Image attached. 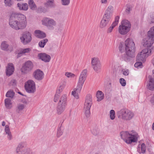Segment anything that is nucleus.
I'll use <instances>...</instances> for the list:
<instances>
[{
	"label": "nucleus",
	"mask_w": 154,
	"mask_h": 154,
	"mask_svg": "<svg viewBox=\"0 0 154 154\" xmlns=\"http://www.w3.org/2000/svg\"><path fill=\"white\" fill-rule=\"evenodd\" d=\"M9 23L10 26L14 29H24L27 24L26 17L22 14L13 12L10 16Z\"/></svg>",
	"instance_id": "nucleus-1"
},
{
	"label": "nucleus",
	"mask_w": 154,
	"mask_h": 154,
	"mask_svg": "<svg viewBox=\"0 0 154 154\" xmlns=\"http://www.w3.org/2000/svg\"><path fill=\"white\" fill-rule=\"evenodd\" d=\"M119 48L121 52H122L125 51L128 55L131 57H135V45L132 39L127 38L125 44L123 42L120 43Z\"/></svg>",
	"instance_id": "nucleus-2"
},
{
	"label": "nucleus",
	"mask_w": 154,
	"mask_h": 154,
	"mask_svg": "<svg viewBox=\"0 0 154 154\" xmlns=\"http://www.w3.org/2000/svg\"><path fill=\"white\" fill-rule=\"evenodd\" d=\"M118 117L125 121H129L133 119L135 116L134 113L128 109L122 108L117 112Z\"/></svg>",
	"instance_id": "nucleus-3"
},
{
	"label": "nucleus",
	"mask_w": 154,
	"mask_h": 154,
	"mask_svg": "<svg viewBox=\"0 0 154 154\" xmlns=\"http://www.w3.org/2000/svg\"><path fill=\"white\" fill-rule=\"evenodd\" d=\"M120 134L122 138L128 144L137 142L139 137L138 134L136 133L130 134L128 131H122Z\"/></svg>",
	"instance_id": "nucleus-4"
},
{
	"label": "nucleus",
	"mask_w": 154,
	"mask_h": 154,
	"mask_svg": "<svg viewBox=\"0 0 154 154\" xmlns=\"http://www.w3.org/2000/svg\"><path fill=\"white\" fill-rule=\"evenodd\" d=\"M27 145L25 142H20L18 145L16 149L17 154H35L29 148H26L23 149Z\"/></svg>",
	"instance_id": "nucleus-5"
},
{
	"label": "nucleus",
	"mask_w": 154,
	"mask_h": 154,
	"mask_svg": "<svg viewBox=\"0 0 154 154\" xmlns=\"http://www.w3.org/2000/svg\"><path fill=\"white\" fill-rule=\"evenodd\" d=\"M152 50L150 49L146 48L138 54L137 56V60L139 61L145 62L146 58L150 55Z\"/></svg>",
	"instance_id": "nucleus-6"
},
{
	"label": "nucleus",
	"mask_w": 154,
	"mask_h": 154,
	"mask_svg": "<svg viewBox=\"0 0 154 154\" xmlns=\"http://www.w3.org/2000/svg\"><path fill=\"white\" fill-rule=\"evenodd\" d=\"M43 25L50 30H53L56 25V22L54 19L49 17H45L42 20Z\"/></svg>",
	"instance_id": "nucleus-7"
},
{
	"label": "nucleus",
	"mask_w": 154,
	"mask_h": 154,
	"mask_svg": "<svg viewBox=\"0 0 154 154\" xmlns=\"http://www.w3.org/2000/svg\"><path fill=\"white\" fill-rule=\"evenodd\" d=\"M24 87L26 91L29 93H33L35 91V85L33 81L29 80L25 83Z\"/></svg>",
	"instance_id": "nucleus-8"
},
{
	"label": "nucleus",
	"mask_w": 154,
	"mask_h": 154,
	"mask_svg": "<svg viewBox=\"0 0 154 154\" xmlns=\"http://www.w3.org/2000/svg\"><path fill=\"white\" fill-rule=\"evenodd\" d=\"M91 64L92 66L96 72H100L101 69V64L99 58L97 57H94L91 59Z\"/></svg>",
	"instance_id": "nucleus-9"
},
{
	"label": "nucleus",
	"mask_w": 154,
	"mask_h": 154,
	"mask_svg": "<svg viewBox=\"0 0 154 154\" xmlns=\"http://www.w3.org/2000/svg\"><path fill=\"white\" fill-rule=\"evenodd\" d=\"M33 64L30 61H28L25 63L21 69V72L24 74L30 72L32 69Z\"/></svg>",
	"instance_id": "nucleus-10"
},
{
	"label": "nucleus",
	"mask_w": 154,
	"mask_h": 154,
	"mask_svg": "<svg viewBox=\"0 0 154 154\" xmlns=\"http://www.w3.org/2000/svg\"><path fill=\"white\" fill-rule=\"evenodd\" d=\"M154 42V38L150 36L149 37L148 35L147 38L143 40L142 44L145 47L150 49L153 51V48L151 47V46Z\"/></svg>",
	"instance_id": "nucleus-11"
},
{
	"label": "nucleus",
	"mask_w": 154,
	"mask_h": 154,
	"mask_svg": "<svg viewBox=\"0 0 154 154\" xmlns=\"http://www.w3.org/2000/svg\"><path fill=\"white\" fill-rule=\"evenodd\" d=\"M31 34L28 32L23 34L22 36L20 37L21 42L24 44L26 45L30 42L32 40Z\"/></svg>",
	"instance_id": "nucleus-12"
},
{
	"label": "nucleus",
	"mask_w": 154,
	"mask_h": 154,
	"mask_svg": "<svg viewBox=\"0 0 154 154\" xmlns=\"http://www.w3.org/2000/svg\"><path fill=\"white\" fill-rule=\"evenodd\" d=\"M1 49L5 51H8L10 52L13 50V48L10 45L8 42L5 41L2 42L1 45Z\"/></svg>",
	"instance_id": "nucleus-13"
},
{
	"label": "nucleus",
	"mask_w": 154,
	"mask_h": 154,
	"mask_svg": "<svg viewBox=\"0 0 154 154\" xmlns=\"http://www.w3.org/2000/svg\"><path fill=\"white\" fill-rule=\"evenodd\" d=\"M38 59L41 60L45 63L50 62L51 57L50 55L45 53H40L38 54Z\"/></svg>",
	"instance_id": "nucleus-14"
},
{
	"label": "nucleus",
	"mask_w": 154,
	"mask_h": 154,
	"mask_svg": "<svg viewBox=\"0 0 154 154\" xmlns=\"http://www.w3.org/2000/svg\"><path fill=\"white\" fill-rule=\"evenodd\" d=\"M34 77L36 80H41L44 78V74L43 72L39 69L35 71L33 73Z\"/></svg>",
	"instance_id": "nucleus-15"
},
{
	"label": "nucleus",
	"mask_w": 154,
	"mask_h": 154,
	"mask_svg": "<svg viewBox=\"0 0 154 154\" xmlns=\"http://www.w3.org/2000/svg\"><path fill=\"white\" fill-rule=\"evenodd\" d=\"M92 104V97L91 95H88L86 98L84 109L90 108Z\"/></svg>",
	"instance_id": "nucleus-16"
},
{
	"label": "nucleus",
	"mask_w": 154,
	"mask_h": 154,
	"mask_svg": "<svg viewBox=\"0 0 154 154\" xmlns=\"http://www.w3.org/2000/svg\"><path fill=\"white\" fill-rule=\"evenodd\" d=\"M119 18V17L118 16L115 17V21L112 23L111 26L107 30V33H110L112 32L114 28L118 24Z\"/></svg>",
	"instance_id": "nucleus-17"
},
{
	"label": "nucleus",
	"mask_w": 154,
	"mask_h": 154,
	"mask_svg": "<svg viewBox=\"0 0 154 154\" xmlns=\"http://www.w3.org/2000/svg\"><path fill=\"white\" fill-rule=\"evenodd\" d=\"M14 67L12 63L8 64L6 69V74L7 75L10 76L11 75L14 71Z\"/></svg>",
	"instance_id": "nucleus-18"
},
{
	"label": "nucleus",
	"mask_w": 154,
	"mask_h": 154,
	"mask_svg": "<svg viewBox=\"0 0 154 154\" xmlns=\"http://www.w3.org/2000/svg\"><path fill=\"white\" fill-rule=\"evenodd\" d=\"M66 104L58 103L57 107V112L58 114H61L64 110Z\"/></svg>",
	"instance_id": "nucleus-19"
},
{
	"label": "nucleus",
	"mask_w": 154,
	"mask_h": 154,
	"mask_svg": "<svg viewBox=\"0 0 154 154\" xmlns=\"http://www.w3.org/2000/svg\"><path fill=\"white\" fill-rule=\"evenodd\" d=\"M149 82L148 83L147 87V88L151 91L154 90V79L152 76L149 75L148 76Z\"/></svg>",
	"instance_id": "nucleus-20"
},
{
	"label": "nucleus",
	"mask_w": 154,
	"mask_h": 154,
	"mask_svg": "<svg viewBox=\"0 0 154 154\" xmlns=\"http://www.w3.org/2000/svg\"><path fill=\"white\" fill-rule=\"evenodd\" d=\"M17 5L19 9L20 10L27 11L28 8V5L26 3H18Z\"/></svg>",
	"instance_id": "nucleus-21"
},
{
	"label": "nucleus",
	"mask_w": 154,
	"mask_h": 154,
	"mask_svg": "<svg viewBox=\"0 0 154 154\" xmlns=\"http://www.w3.org/2000/svg\"><path fill=\"white\" fill-rule=\"evenodd\" d=\"M130 30L121 25H120L119 27V32L122 35H124L126 34Z\"/></svg>",
	"instance_id": "nucleus-22"
},
{
	"label": "nucleus",
	"mask_w": 154,
	"mask_h": 154,
	"mask_svg": "<svg viewBox=\"0 0 154 154\" xmlns=\"http://www.w3.org/2000/svg\"><path fill=\"white\" fill-rule=\"evenodd\" d=\"M35 33L36 36L39 38H42L46 36V35L45 33L39 30H35Z\"/></svg>",
	"instance_id": "nucleus-23"
},
{
	"label": "nucleus",
	"mask_w": 154,
	"mask_h": 154,
	"mask_svg": "<svg viewBox=\"0 0 154 154\" xmlns=\"http://www.w3.org/2000/svg\"><path fill=\"white\" fill-rule=\"evenodd\" d=\"M137 151L139 153H144L146 151V145L143 143L141 145H139L137 148Z\"/></svg>",
	"instance_id": "nucleus-24"
},
{
	"label": "nucleus",
	"mask_w": 154,
	"mask_h": 154,
	"mask_svg": "<svg viewBox=\"0 0 154 154\" xmlns=\"http://www.w3.org/2000/svg\"><path fill=\"white\" fill-rule=\"evenodd\" d=\"M121 25L125 27L128 29L129 30H130L131 27V24L130 22L127 20H124L122 21Z\"/></svg>",
	"instance_id": "nucleus-25"
},
{
	"label": "nucleus",
	"mask_w": 154,
	"mask_h": 154,
	"mask_svg": "<svg viewBox=\"0 0 154 154\" xmlns=\"http://www.w3.org/2000/svg\"><path fill=\"white\" fill-rule=\"evenodd\" d=\"M87 70L85 69L83 70L80 74L79 80L85 82L87 76Z\"/></svg>",
	"instance_id": "nucleus-26"
},
{
	"label": "nucleus",
	"mask_w": 154,
	"mask_h": 154,
	"mask_svg": "<svg viewBox=\"0 0 154 154\" xmlns=\"http://www.w3.org/2000/svg\"><path fill=\"white\" fill-rule=\"evenodd\" d=\"M67 96L66 94H63L60 97L58 103L66 105Z\"/></svg>",
	"instance_id": "nucleus-27"
},
{
	"label": "nucleus",
	"mask_w": 154,
	"mask_h": 154,
	"mask_svg": "<svg viewBox=\"0 0 154 154\" xmlns=\"http://www.w3.org/2000/svg\"><path fill=\"white\" fill-rule=\"evenodd\" d=\"M31 51V49L30 48L21 49L18 54V57H20L22 55L29 53Z\"/></svg>",
	"instance_id": "nucleus-28"
},
{
	"label": "nucleus",
	"mask_w": 154,
	"mask_h": 154,
	"mask_svg": "<svg viewBox=\"0 0 154 154\" xmlns=\"http://www.w3.org/2000/svg\"><path fill=\"white\" fill-rule=\"evenodd\" d=\"M96 96L97 99V101H101L103 99L104 97V94L101 91H98L97 92Z\"/></svg>",
	"instance_id": "nucleus-29"
},
{
	"label": "nucleus",
	"mask_w": 154,
	"mask_h": 154,
	"mask_svg": "<svg viewBox=\"0 0 154 154\" xmlns=\"http://www.w3.org/2000/svg\"><path fill=\"white\" fill-rule=\"evenodd\" d=\"M85 82L79 80L76 88L75 89L78 92H80Z\"/></svg>",
	"instance_id": "nucleus-30"
},
{
	"label": "nucleus",
	"mask_w": 154,
	"mask_h": 154,
	"mask_svg": "<svg viewBox=\"0 0 154 154\" xmlns=\"http://www.w3.org/2000/svg\"><path fill=\"white\" fill-rule=\"evenodd\" d=\"M109 23L106 21L102 18L100 23L99 27L101 29L104 28Z\"/></svg>",
	"instance_id": "nucleus-31"
},
{
	"label": "nucleus",
	"mask_w": 154,
	"mask_h": 154,
	"mask_svg": "<svg viewBox=\"0 0 154 154\" xmlns=\"http://www.w3.org/2000/svg\"><path fill=\"white\" fill-rule=\"evenodd\" d=\"M113 10V6L111 5H109L107 7L104 12L112 15Z\"/></svg>",
	"instance_id": "nucleus-32"
},
{
	"label": "nucleus",
	"mask_w": 154,
	"mask_h": 154,
	"mask_svg": "<svg viewBox=\"0 0 154 154\" xmlns=\"http://www.w3.org/2000/svg\"><path fill=\"white\" fill-rule=\"evenodd\" d=\"M64 131V128L62 126H61L57 129V137H60L63 135Z\"/></svg>",
	"instance_id": "nucleus-33"
},
{
	"label": "nucleus",
	"mask_w": 154,
	"mask_h": 154,
	"mask_svg": "<svg viewBox=\"0 0 154 154\" xmlns=\"http://www.w3.org/2000/svg\"><path fill=\"white\" fill-rule=\"evenodd\" d=\"M28 4L30 9L32 10H35L36 9V6L33 0H29Z\"/></svg>",
	"instance_id": "nucleus-34"
},
{
	"label": "nucleus",
	"mask_w": 154,
	"mask_h": 154,
	"mask_svg": "<svg viewBox=\"0 0 154 154\" xmlns=\"http://www.w3.org/2000/svg\"><path fill=\"white\" fill-rule=\"evenodd\" d=\"M11 100L9 98H6L5 100V102L6 107L8 109L11 107Z\"/></svg>",
	"instance_id": "nucleus-35"
},
{
	"label": "nucleus",
	"mask_w": 154,
	"mask_h": 154,
	"mask_svg": "<svg viewBox=\"0 0 154 154\" xmlns=\"http://www.w3.org/2000/svg\"><path fill=\"white\" fill-rule=\"evenodd\" d=\"M48 42V39H44L39 42L38 43L39 46L41 48H43Z\"/></svg>",
	"instance_id": "nucleus-36"
},
{
	"label": "nucleus",
	"mask_w": 154,
	"mask_h": 154,
	"mask_svg": "<svg viewBox=\"0 0 154 154\" xmlns=\"http://www.w3.org/2000/svg\"><path fill=\"white\" fill-rule=\"evenodd\" d=\"M54 0H48L46 3V5L48 7L51 8H53L55 7L54 3Z\"/></svg>",
	"instance_id": "nucleus-37"
},
{
	"label": "nucleus",
	"mask_w": 154,
	"mask_h": 154,
	"mask_svg": "<svg viewBox=\"0 0 154 154\" xmlns=\"http://www.w3.org/2000/svg\"><path fill=\"white\" fill-rule=\"evenodd\" d=\"M133 6L131 5H126V8L125 9V12L126 14H128L131 13V11L132 10Z\"/></svg>",
	"instance_id": "nucleus-38"
},
{
	"label": "nucleus",
	"mask_w": 154,
	"mask_h": 154,
	"mask_svg": "<svg viewBox=\"0 0 154 154\" xmlns=\"http://www.w3.org/2000/svg\"><path fill=\"white\" fill-rule=\"evenodd\" d=\"M15 93L13 90H10L8 91L7 93L6 96L7 97H9L11 98H13L14 95Z\"/></svg>",
	"instance_id": "nucleus-39"
},
{
	"label": "nucleus",
	"mask_w": 154,
	"mask_h": 154,
	"mask_svg": "<svg viewBox=\"0 0 154 154\" xmlns=\"http://www.w3.org/2000/svg\"><path fill=\"white\" fill-rule=\"evenodd\" d=\"M147 35L149 37L151 36L154 38V26L151 27L148 32Z\"/></svg>",
	"instance_id": "nucleus-40"
},
{
	"label": "nucleus",
	"mask_w": 154,
	"mask_h": 154,
	"mask_svg": "<svg viewBox=\"0 0 154 154\" xmlns=\"http://www.w3.org/2000/svg\"><path fill=\"white\" fill-rule=\"evenodd\" d=\"M25 106V105L24 104H19L17 106V111L18 112H19L20 111L22 110L24 108Z\"/></svg>",
	"instance_id": "nucleus-41"
},
{
	"label": "nucleus",
	"mask_w": 154,
	"mask_h": 154,
	"mask_svg": "<svg viewBox=\"0 0 154 154\" xmlns=\"http://www.w3.org/2000/svg\"><path fill=\"white\" fill-rule=\"evenodd\" d=\"M91 133L94 135L96 136L99 133V130L97 128H95L92 129L91 130Z\"/></svg>",
	"instance_id": "nucleus-42"
},
{
	"label": "nucleus",
	"mask_w": 154,
	"mask_h": 154,
	"mask_svg": "<svg viewBox=\"0 0 154 154\" xmlns=\"http://www.w3.org/2000/svg\"><path fill=\"white\" fill-rule=\"evenodd\" d=\"M65 85L63 84L61 85L57 90V93L60 94L63 91L65 87Z\"/></svg>",
	"instance_id": "nucleus-43"
},
{
	"label": "nucleus",
	"mask_w": 154,
	"mask_h": 154,
	"mask_svg": "<svg viewBox=\"0 0 154 154\" xmlns=\"http://www.w3.org/2000/svg\"><path fill=\"white\" fill-rule=\"evenodd\" d=\"M80 92H78L76 91L75 89L72 92L71 94L74 96V97L76 99L79 98V96L78 93Z\"/></svg>",
	"instance_id": "nucleus-44"
},
{
	"label": "nucleus",
	"mask_w": 154,
	"mask_h": 154,
	"mask_svg": "<svg viewBox=\"0 0 154 154\" xmlns=\"http://www.w3.org/2000/svg\"><path fill=\"white\" fill-rule=\"evenodd\" d=\"M134 57H131L128 55L126 54V55H125L124 56H123L122 57V58L124 59V60L126 62H128L130 61L131 58H132Z\"/></svg>",
	"instance_id": "nucleus-45"
},
{
	"label": "nucleus",
	"mask_w": 154,
	"mask_h": 154,
	"mask_svg": "<svg viewBox=\"0 0 154 154\" xmlns=\"http://www.w3.org/2000/svg\"><path fill=\"white\" fill-rule=\"evenodd\" d=\"M110 119L113 120L115 117V112L112 109L110 111Z\"/></svg>",
	"instance_id": "nucleus-46"
},
{
	"label": "nucleus",
	"mask_w": 154,
	"mask_h": 154,
	"mask_svg": "<svg viewBox=\"0 0 154 154\" xmlns=\"http://www.w3.org/2000/svg\"><path fill=\"white\" fill-rule=\"evenodd\" d=\"M65 75L68 78H74L75 76V74L70 72H65Z\"/></svg>",
	"instance_id": "nucleus-47"
},
{
	"label": "nucleus",
	"mask_w": 154,
	"mask_h": 154,
	"mask_svg": "<svg viewBox=\"0 0 154 154\" xmlns=\"http://www.w3.org/2000/svg\"><path fill=\"white\" fill-rule=\"evenodd\" d=\"M70 0H61V3L63 5L67 6L70 3Z\"/></svg>",
	"instance_id": "nucleus-48"
},
{
	"label": "nucleus",
	"mask_w": 154,
	"mask_h": 154,
	"mask_svg": "<svg viewBox=\"0 0 154 154\" xmlns=\"http://www.w3.org/2000/svg\"><path fill=\"white\" fill-rule=\"evenodd\" d=\"M134 66L137 68H141L143 66L142 64L141 61L137 62L135 63Z\"/></svg>",
	"instance_id": "nucleus-49"
},
{
	"label": "nucleus",
	"mask_w": 154,
	"mask_h": 154,
	"mask_svg": "<svg viewBox=\"0 0 154 154\" xmlns=\"http://www.w3.org/2000/svg\"><path fill=\"white\" fill-rule=\"evenodd\" d=\"M85 111V116L87 117H89L91 114L90 109V108L89 109H84Z\"/></svg>",
	"instance_id": "nucleus-50"
},
{
	"label": "nucleus",
	"mask_w": 154,
	"mask_h": 154,
	"mask_svg": "<svg viewBox=\"0 0 154 154\" xmlns=\"http://www.w3.org/2000/svg\"><path fill=\"white\" fill-rule=\"evenodd\" d=\"M4 3L5 4V6H6L10 7L12 5L11 0H4Z\"/></svg>",
	"instance_id": "nucleus-51"
},
{
	"label": "nucleus",
	"mask_w": 154,
	"mask_h": 154,
	"mask_svg": "<svg viewBox=\"0 0 154 154\" xmlns=\"http://www.w3.org/2000/svg\"><path fill=\"white\" fill-rule=\"evenodd\" d=\"M38 11L39 12H43L45 13L47 11V10L45 8L42 7H39L38 8Z\"/></svg>",
	"instance_id": "nucleus-52"
},
{
	"label": "nucleus",
	"mask_w": 154,
	"mask_h": 154,
	"mask_svg": "<svg viewBox=\"0 0 154 154\" xmlns=\"http://www.w3.org/2000/svg\"><path fill=\"white\" fill-rule=\"evenodd\" d=\"M120 82L122 85L123 86H125L126 84L125 80L123 78H121L120 79Z\"/></svg>",
	"instance_id": "nucleus-53"
},
{
	"label": "nucleus",
	"mask_w": 154,
	"mask_h": 154,
	"mask_svg": "<svg viewBox=\"0 0 154 154\" xmlns=\"http://www.w3.org/2000/svg\"><path fill=\"white\" fill-rule=\"evenodd\" d=\"M112 15L109 14H107L104 12L103 17H104L106 18L111 19Z\"/></svg>",
	"instance_id": "nucleus-54"
},
{
	"label": "nucleus",
	"mask_w": 154,
	"mask_h": 154,
	"mask_svg": "<svg viewBox=\"0 0 154 154\" xmlns=\"http://www.w3.org/2000/svg\"><path fill=\"white\" fill-rule=\"evenodd\" d=\"M5 131L6 134L11 133L10 131L9 126L7 125H6L5 126Z\"/></svg>",
	"instance_id": "nucleus-55"
},
{
	"label": "nucleus",
	"mask_w": 154,
	"mask_h": 154,
	"mask_svg": "<svg viewBox=\"0 0 154 154\" xmlns=\"http://www.w3.org/2000/svg\"><path fill=\"white\" fill-rule=\"evenodd\" d=\"M59 94L58 93H57L54 96V101L55 102H56L58 99L59 98Z\"/></svg>",
	"instance_id": "nucleus-56"
},
{
	"label": "nucleus",
	"mask_w": 154,
	"mask_h": 154,
	"mask_svg": "<svg viewBox=\"0 0 154 154\" xmlns=\"http://www.w3.org/2000/svg\"><path fill=\"white\" fill-rule=\"evenodd\" d=\"M123 74L125 75H127L129 74V70L128 69L122 70Z\"/></svg>",
	"instance_id": "nucleus-57"
},
{
	"label": "nucleus",
	"mask_w": 154,
	"mask_h": 154,
	"mask_svg": "<svg viewBox=\"0 0 154 154\" xmlns=\"http://www.w3.org/2000/svg\"><path fill=\"white\" fill-rule=\"evenodd\" d=\"M7 134L8 135L7 138L9 140H11L12 139L13 137L11 133Z\"/></svg>",
	"instance_id": "nucleus-58"
},
{
	"label": "nucleus",
	"mask_w": 154,
	"mask_h": 154,
	"mask_svg": "<svg viewBox=\"0 0 154 154\" xmlns=\"http://www.w3.org/2000/svg\"><path fill=\"white\" fill-rule=\"evenodd\" d=\"M150 101L152 104H154V94L152 96Z\"/></svg>",
	"instance_id": "nucleus-59"
},
{
	"label": "nucleus",
	"mask_w": 154,
	"mask_h": 154,
	"mask_svg": "<svg viewBox=\"0 0 154 154\" xmlns=\"http://www.w3.org/2000/svg\"><path fill=\"white\" fill-rule=\"evenodd\" d=\"M102 19L108 22H109L111 19H108V18H106L104 17H102Z\"/></svg>",
	"instance_id": "nucleus-60"
},
{
	"label": "nucleus",
	"mask_w": 154,
	"mask_h": 154,
	"mask_svg": "<svg viewBox=\"0 0 154 154\" xmlns=\"http://www.w3.org/2000/svg\"><path fill=\"white\" fill-rule=\"evenodd\" d=\"M107 2V0H101V2L103 4H106Z\"/></svg>",
	"instance_id": "nucleus-61"
},
{
	"label": "nucleus",
	"mask_w": 154,
	"mask_h": 154,
	"mask_svg": "<svg viewBox=\"0 0 154 154\" xmlns=\"http://www.w3.org/2000/svg\"><path fill=\"white\" fill-rule=\"evenodd\" d=\"M5 122L4 121H3L2 122V126H5Z\"/></svg>",
	"instance_id": "nucleus-62"
},
{
	"label": "nucleus",
	"mask_w": 154,
	"mask_h": 154,
	"mask_svg": "<svg viewBox=\"0 0 154 154\" xmlns=\"http://www.w3.org/2000/svg\"><path fill=\"white\" fill-rule=\"evenodd\" d=\"M152 63L154 66V57L153 58L152 60Z\"/></svg>",
	"instance_id": "nucleus-63"
},
{
	"label": "nucleus",
	"mask_w": 154,
	"mask_h": 154,
	"mask_svg": "<svg viewBox=\"0 0 154 154\" xmlns=\"http://www.w3.org/2000/svg\"><path fill=\"white\" fill-rule=\"evenodd\" d=\"M152 129L153 130H154V122L152 125Z\"/></svg>",
	"instance_id": "nucleus-64"
}]
</instances>
